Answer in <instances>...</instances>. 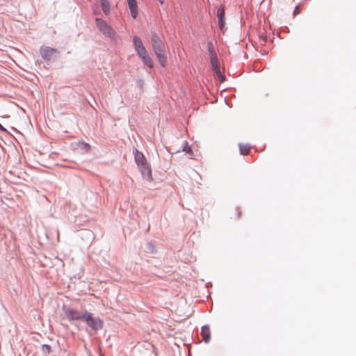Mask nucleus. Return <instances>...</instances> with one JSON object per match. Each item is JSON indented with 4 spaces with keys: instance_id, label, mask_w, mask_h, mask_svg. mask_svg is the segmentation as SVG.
<instances>
[{
    "instance_id": "obj_7",
    "label": "nucleus",
    "mask_w": 356,
    "mask_h": 356,
    "mask_svg": "<svg viewBox=\"0 0 356 356\" xmlns=\"http://www.w3.org/2000/svg\"><path fill=\"white\" fill-rule=\"evenodd\" d=\"M140 172H141L142 176L146 180L151 181H152V174L150 165L147 163L145 165L138 166Z\"/></svg>"
},
{
    "instance_id": "obj_11",
    "label": "nucleus",
    "mask_w": 356,
    "mask_h": 356,
    "mask_svg": "<svg viewBox=\"0 0 356 356\" xmlns=\"http://www.w3.org/2000/svg\"><path fill=\"white\" fill-rule=\"evenodd\" d=\"M201 335L202 337L203 340L205 342H208L210 340V330L209 326H203L201 330Z\"/></svg>"
},
{
    "instance_id": "obj_20",
    "label": "nucleus",
    "mask_w": 356,
    "mask_h": 356,
    "mask_svg": "<svg viewBox=\"0 0 356 356\" xmlns=\"http://www.w3.org/2000/svg\"><path fill=\"white\" fill-rule=\"evenodd\" d=\"M161 4H163L164 3V0H158Z\"/></svg>"
},
{
    "instance_id": "obj_14",
    "label": "nucleus",
    "mask_w": 356,
    "mask_h": 356,
    "mask_svg": "<svg viewBox=\"0 0 356 356\" xmlns=\"http://www.w3.org/2000/svg\"><path fill=\"white\" fill-rule=\"evenodd\" d=\"M239 148H240L241 153L243 155L248 154V153L250 150V146L248 144H240Z\"/></svg>"
},
{
    "instance_id": "obj_6",
    "label": "nucleus",
    "mask_w": 356,
    "mask_h": 356,
    "mask_svg": "<svg viewBox=\"0 0 356 356\" xmlns=\"http://www.w3.org/2000/svg\"><path fill=\"white\" fill-rule=\"evenodd\" d=\"M40 52L42 58L48 60L55 57L57 54L56 49L49 47H41Z\"/></svg>"
},
{
    "instance_id": "obj_17",
    "label": "nucleus",
    "mask_w": 356,
    "mask_h": 356,
    "mask_svg": "<svg viewBox=\"0 0 356 356\" xmlns=\"http://www.w3.org/2000/svg\"><path fill=\"white\" fill-rule=\"evenodd\" d=\"M184 151H185L186 152H191V148L188 146L186 143L185 147H184Z\"/></svg>"
},
{
    "instance_id": "obj_16",
    "label": "nucleus",
    "mask_w": 356,
    "mask_h": 356,
    "mask_svg": "<svg viewBox=\"0 0 356 356\" xmlns=\"http://www.w3.org/2000/svg\"><path fill=\"white\" fill-rule=\"evenodd\" d=\"M42 350L49 353L51 351V346L49 345H43Z\"/></svg>"
},
{
    "instance_id": "obj_12",
    "label": "nucleus",
    "mask_w": 356,
    "mask_h": 356,
    "mask_svg": "<svg viewBox=\"0 0 356 356\" xmlns=\"http://www.w3.org/2000/svg\"><path fill=\"white\" fill-rule=\"evenodd\" d=\"M217 17L218 18V22H223L225 18V9L223 6H220L218 8Z\"/></svg>"
},
{
    "instance_id": "obj_1",
    "label": "nucleus",
    "mask_w": 356,
    "mask_h": 356,
    "mask_svg": "<svg viewBox=\"0 0 356 356\" xmlns=\"http://www.w3.org/2000/svg\"><path fill=\"white\" fill-rule=\"evenodd\" d=\"M154 51L157 56L160 64L165 67L167 63V56L165 50V44L155 33L152 37Z\"/></svg>"
},
{
    "instance_id": "obj_10",
    "label": "nucleus",
    "mask_w": 356,
    "mask_h": 356,
    "mask_svg": "<svg viewBox=\"0 0 356 356\" xmlns=\"http://www.w3.org/2000/svg\"><path fill=\"white\" fill-rule=\"evenodd\" d=\"M127 3L131 12V14L134 19H135L138 15V6L136 0H127Z\"/></svg>"
},
{
    "instance_id": "obj_3",
    "label": "nucleus",
    "mask_w": 356,
    "mask_h": 356,
    "mask_svg": "<svg viewBox=\"0 0 356 356\" xmlns=\"http://www.w3.org/2000/svg\"><path fill=\"white\" fill-rule=\"evenodd\" d=\"M87 325L93 330H101L103 327L104 322L98 317H94L92 314L87 311L83 312V319Z\"/></svg>"
},
{
    "instance_id": "obj_18",
    "label": "nucleus",
    "mask_w": 356,
    "mask_h": 356,
    "mask_svg": "<svg viewBox=\"0 0 356 356\" xmlns=\"http://www.w3.org/2000/svg\"><path fill=\"white\" fill-rule=\"evenodd\" d=\"M298 13H299V7H298V6H297V7L296 8V10H295V11H294V15H296V14H298Z\"/></svg>"
},
{
    "instance_id": "obj_13",
    "label": "nucleus",
    "mask_w": 356,
    "mask_h": 356,
    "mask_svg": "<svg viewBox=\"0 0 356 356\" xmlns=\"http://www.w3.org/2000/svg\"><path fill=\"white\" fill-rule=\"evenodd\" d=\"M101 6L104 13L108 15L110 12V3L108 0H101Z\"/></svg>"
},
{
    "instance_id": "obj_15",
    "label": "nucleus",
    "mask_w": 356,
    "mask_h": 356,
    "mask_svg": "<svg viewBox=\"0 0 356 356\" xmlns=\"http://www.w3.org/2000/svg\"><path fill=\"white\" fill-rule=\"evenodd\" d=\"M208 51H209V56L216 54L214 47H213V45L211 42H209L208 44Z\"/></svg>"
},
{
    "instance_id": "obj_9",
    "label": "nucleus",
    "mask_w": 356,
    "mask_h": 356,
    "mask_svg": "<svg viewBox=\"0 0 356 356\" xmlns=\"http://www.w3.org/2000/svg\"><path fill=\"white\" fill-rule=\"evenodd\" d=\"M135 161L137 163L138 167L140 165H145L147 163V160L142 152H140L138 149L134 150Z\"/></svg>"
},
{
    "instance_id": "obj_19",
    "label": "nucleus",
    "mask_w": 356,
    "mask_h": 356,
    "mask_svg": "<svg viewBox=\"0 0 356 356\" xmlns=\"http://www.w3.org/2000/svg\"><path fill=\"white\" fill-rule=\"evenodd\" d=\"M224 24L223 23H221L220 24V29L222 30L223 27H224Z\"/></svg>"
},
{
    "instance_id": "obj_5",
    "label": "nucleus",
    "mask_w": 356,
    "mask_h": 356,
    "mask_svg": "<svg viewBox=\"0 0 356 356\" xmlns=\"http://www.w3.org/2000/svg\"><path fill=\"white\" fill-rule=\"evenodd\" d=\"M210 57V62L211 66L213 67V72L216 73V76L220 80L221 82H224L225 80V77L221 74L220 66L218 60L217 54L213 55Z\"/></svg>"
},
{
    "instance_id": "obj_21",
    "label": "nucleus",
    "mask_w": 356,
    "mask_h": 356,
    "mask_svg": "<svg viewBox=\"0 0 356 356\" xmlns=\"http://www.w3.org/2000/svg\"><path fill=\"white\" fill-rule=\"evenodd\" d=\"M0 130H4V128L2 127V125L0 124Z\"/></svg>"
},
{
    "instance_id": "obj_8",
    "label": "nucleus",
    "mask_w": 356,
    "mask_h": 356,
    "mask_svg": "<svg viewBox=\"0 0 356 356\" xmlns=\"http://www.w3.org/2000/svg\"><path fill=\"white\" fill-rule=\"evenodd\" d=\"M99 30L105 35L113 38L115 33L112 28L108 24H98Z\"/></svg>"
},
{
    "instance_id": "obj_4",
    "label": "nucleus",
    "mask_w": 356,
    "mask_h": 356,
    "mask_svg": "<svg viewBox=\"0 0 356 356\" xmlns=\"http://www.w3.org/2000/svg\"><path fill=\"white\" fill-rule=\"evenodd\" d=\"M64 312L69 321H76L83 319V312L81 313L76 309L71 307H64Z\"/></svg>"
},
{
    "instance_id": "obj_2",
    "label": "nucleus",
    "mask_w": 356,
    "mask_h": 356,
    "mask_svg": "<svg viewBox=\"0 0 356 356\" xmlns=\"http://www.w3.org/2000/svg\"><path fill=\"white\" fill-rule=\"evenodd\" d=\"M133 40L135 51L137 52L139 58L143 60L145 65L150 68L153 67V61L149 56L140 38L138 36H134Z\"/></svg>"
}]
</instances>
